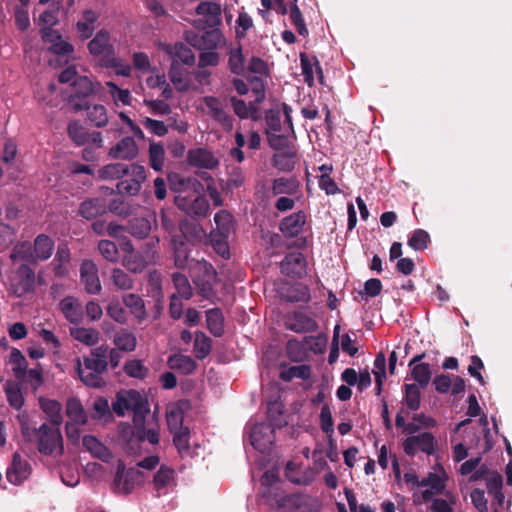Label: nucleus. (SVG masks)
I'll list each match as a JSON object with an SVG mask.
<instances>
[{
    "mask_svg": "<svg viewBox=\"0 0 512 512\" xmlns=\"http://www.w3.org/2000/svg\"><path fill=\"white\" fill-rule=\"evenodd\" d=\"M145 481V475L142 471L130 467L127 468L123 460L117 462L114 479L111 483V491L116 495H129L136 486H140Z\"/></svg>",
    "mask_w": 512,
    "mask_h": 512,
    "instance_id": "nucleus-1",
    "label": "nucleus"
},
{
    "mask_svg": "<svg viewBox=\"0 0 512 512\" xmlns=\"http://www.w3.org/2000/svg\"><path fill=\"white\" fill-rule=\"evenodd\" d=\"M33 433L37 441L38 451L41 454L49 456L56 449H59L60 453L63 452V439L59 427H51L44 423L39 428H33Z\"/></svg>",
    "mask_w": 512,
    "mask_h": 512,
    "instance_id": "nucleus-2",
    "label": "nucleus"
},
{
    "mask_svg": "<svg viewBox=\"0 0 512 512\" xmlns=\"http://www.w3.org/2000/svg\"><path fill=\"white\" fill-rule=\"evenodd\" d=\"M36 287V275L34 270L27 264L20 265L15 275L10 280L9 291L16 297L21 298L26 294L33 293Z\"/></svg>",
    "mask_w": 512,
    "mask_h": 512,
    "instance_id": "nucleus-3",
    "label": "nucleus"
},
{
    "mask_svg": "<svg viewBox=\"0 0 512 512\" xmlns=\"http://www.w3.org/2000/svg\"><path fill=\"white\" fill-rule=\"evenodd\" d=\"M249 439L254 449L264 453L275 441V430L266 422L256 423L250 428Z\"/></svg>",
    "mask_w": 512,
    "mask_h": 512,
    "instance_id": "nucleus-4",
    "label": "nucleus"
},
{
    "mask_svg": "<svg viewBox=\"0 0 512 512\" xmlns=\"http://www.w3.org/2000/svg\"><path fill=\"white\" fill-rule=\"evenodd\" d=\"M435 446V437L430 432L409 436L403 442V450L410 457L415 456L418 450L432 455L435 452Z\"/></svg>",
    "mask_w": 512,
    "mask_h": 512,
    "instance_id": "nucleus-5",
    "label": "nucleus"
},
{
    "mask_svg": "<svg viewBox=\"0 0 512 512\" xmlns=\"http://www.w3.org/2000/svg\"><path fill=\"white\" fill-rule=\"evenodd\" d=\"M32 467L30 463L23 459L20 453L15 452L12 456V462L6 471L8 482L13 485H22L31 475Z\"/></svg>",
    "mask_w": 512,
    "mask_h": 512,
    "instance_id": "nucleus-6",
    "label": "nucleus"
},
{
    "mask_svg": "<svg viewBox=\"0 0 512 512\" xmlns=\"http://www.w3.org/2000/svg\"><path fill=\"white\" fill-rule=\"evenodd\" d=\"M216 231L210 234L211 241H215L217 245L226 248V239L233 230V216L227 210H220L214 216Z\"/></svg>",
    "mask_w": 512,
    "mask_h": 512,
    "instance_id": "nucleus-7",
    "label": "nucleus"
},
{
    "mask_svg": "<svg viewBox=\"0 0 512 512\" xmlns=\"http://www.w3.org/2000/svg\"><path fill=\"white\" fill-rule=\"evenodd\" d=\"M285 327L295 333H310L318 329L317 321L302 311H293L285 317Z\"/></svg>",
    "mask_w": 512,
    "mask_h": 512,
    "instance_id": "nucleus-8",
    "label": "nucleus"
},
{
    "mask_svg": "<svg viewBox=\"0 0 512 512\" xmlns=\"http://www.w3.org/2000/svg\"><path fill=\"white\" fill-rule=\"evenodd\" d=\"M89 52L107 63L114 56V48L110 43V35L105 30L97 32L95 37L88 43Z\"/></svg>",
    "mask_w": 512,
    "mask_h": 512,
    "instance_id": "nucleus-9",
    "label": "nucleus"
},
{
    "mask_svg": "<svg viewBox=\"0 0 512 512\" xmlns=\"http://www.w3.org/2000/svg\"><path fill=\"white\" fill-rule=\"evenodd\" d=\"M128 410L133 412L134 425H142L146 415L150 413V406L146 397L139 391L131 389L126 391Z\"/></svg>",
    "mask_w": 512,
    "mask_h": 512,
    "instance_id": "nucleus-10",
    "label": "nucleus"
},
{
    "mask_svg": "<svg viewBox=\"0 0 512 512\" xmlns=\"http://www.w3.org/2000/svg\"><path fill=\"white\" fill-rule=\"evenodd\" d=\"M281 273L287 277L302 278L306 272V259L301 252L288 253L280 263Z\"/></svg>",
    "mask_w": 512,
    "mask_h": 512,
    "instance_id": "nucleus-11",
    "label": "nucleus"
},
{
    "mask_svg": "<svg viewBox=\"0 0 512 512\" xmlns=\"http://www.w3.org/2000/svg\"><path fill=\"white\" fill-rule=\"evenodd\" d=\"M80 279L88 294L98 295L102 286L98 276V269L91 260H84L80 266Z\"/></svg>",
    "mask_w": 512,
    "mask_h": 512,
    "instance_id": "nucleus-12",
    "label": "nucleus"
},
{
    "mask_svg": "<svg viewBox=\"0 0 512 512\" xmlns=\"http://www.w3.org/2000/svg\"><path fill=\"white\" fill-rule=\"evenodd\" d=\"M307 221L306 213L302 210L284 217L279 223V230L286 238L299 236Z\"/></svg>",
    "mask_w": 512,
    "mask_h": 512,
    "instance_id": "nucleus-13",
    "label": "nucleus"
},
{
    "mask_svg": "<svg viewBox=\"0 0 512 512\" xmlns=\"http://www.w3.org/2000/svg\"><path fill=\"white\" fill-rule=\"evenodd\" d=\"M83 366L86 370H93L104 374L108 370V346L100 345L93 348L89 355L83 357Z\"/></svg>",
    "mask_w": 512,
    "mask_h": 512,
    "instance_id": "nucleus-14",
    "label": "nucleus"
},
{
    "mask_svg": "<svg viewBox=\"0 0 512 512\" xmlns=\"http://www.w3.org/2000/svg\"><path fill=\"white\" fill-rule=\"evenodd\" d=\"M73 110L75 112L86 110L88 120L95 127L102 128L108 124L107 109L101 104L88 105L87 101L84 100L74 103Z\"/></svg>",
    "mask_w": 512,
    "mask_h": 512,
    "instance_id": "nucleus-15",
    "label": "nucleus"
},
{
    "mask_svg": "<svg viewBox=\"0 0 512 512\" xmlns=\"http://www.w3.org/2000/svg\"><path fill=\"white\" fill-rule=\"evenodd\" d=\"M107 212L106 198L93 197L81 202L77 213L86 220H94L99 216L105 215Z\"/></svg>",
    "mask_w": 512,
    "mask_h": 512,
    "instance_id": "nucleus-16",
    "label": "nucleus"
},
{
    "mask_svg": "<svg viewBox=\"0 0 512 512\" xmlns=\"http://www.w3.org/2000/svg\"><path fill=\"white\" fill-rule=\"evenodd\" d=\"M189 165L197 168L213 170L219 166V160L205 148L190 149L187 154Z\"/></svg>",
    "mask_w": 512,
    "mask_h": 512,
    "instance_id": "nucleus-17",
    "label": "nucleus"
},
{
    "mask_svg": "<svg viewBox=\"0 0 512 512\" xmlns=\"http://www.w3.org/2000/svg\"><path fill=\"white\" fill-rule=\"evenodd\" d=\"M164 52L170 56L171 63H178L187 66L195 64V55L193 51L184 43L166 44L163 47Z\"/></svg>",
    "mask_w": 512,
    "mask_h": 512,
    "instance_id": "nucleus-18",
    "label": "nucleus"
},
{
    "mask_svg": "<svg viewBox=\"0 0 512 512\" xmlns=\"http://www.w3.org/2000/svg\"><path fill=\"white\" fill-rule=\"evenodd\" d=\"M139 154V148L133 137L126 136L118 141L109 151L114 159L132 160Z\"/></svg>",
    "mask_w": 512,
    "mask_h": 512,
    "instance_id": "nucleus-19",
    "label": "nucleus"
},
{
    "mask_svg": "<svg viewBox=\"0 0 512 512\" xmlns=\"http://www.w3.org/2000/svg\"><path fill=\"white\" fill-rule=\"evenodd\" d=\"M176 204L188 214L196 217H205L209 211V203L204 196L196 195L191 201L187 198H176Z\"/></svg>",
    "mask_w": 512,
    "mask_h": 512,
    "instance_id": "nucleus-20",
    "label": "nucleus"
},
{
    "mask_svg": "<svg viewBox=\"0 0 512 512\" xmlns=\"http://www.w3.org/2000/svg\"><path fill=\"white\" fill-rule=\"evenodd\" d=\"M59 309L63 313L65 319L72 324H78L83 319L82 305L72 296L64 297L59 302Z\"/></svg>",
    "mask_w": 512,
    "mask_h": 512,
    "instance_id": "nucleus-21",
    "label": "nucleus"
},
{
    "mask_svg": "<svg viewBox=\"0 0 512 512\" xmlns=\"http://www.w3.org/2000/svg\"><path fill=\"white\" fill-rule=\"evenodd\" d=\"M221 6L216 2H201L196 7V14L205 18V24L209 28H215L221 24Z\"/></svg>",
    "mask_w": 512,
    "mask_h": 512,
    "instance_id": "nucleus-22",
    "label": "nucleus"
},
{
    "mask_svg": "<svg viewBox=\"0 0 512 512\" xmlns=\"http://www.w3.org/2000/svg\"><path fill=\"white\" fill-rule=\"evenodd\" d=\"M204 103L209 109V113L214 120L219 122L226 129L232 128L233 117L223 110L221 102L217 97L206 96L204 98Z\"/></svg>",
    "mask_w": 512,
    "mask_h": 512,
    "instance_id": "nucleus-23",
    "label": "nucleus"
},
{
    "mask_svg": "<svg viewBox=\"0 0 512 512\" xmlns=\"http://www.w3.org/2000/svg\"><path fill=\"white\" fill-rule=\"evenodd\" d=\"M93 93V83L87 76H78L71 83L70 103L86 100Z\"/></svg>",
    "mask_w": 512,
    "mask_h": 512,
    "instance_id": "nucleus-24",
    "label": "nucleus"
},
{
    "mask_svg": "<svg viewBox=\"0 0 512 512\" xmlns=\"http://www.w3.org/2000/svg\"><path fill=\"white\" fill-rule=\"evenodd\" d=\"M82 444L84 448L95 458H98L103 462H109L113 458V454L110 449L93 435H85L82 439Z\"/></svg>",
    "mask_w": 512,
    "mask_h": 512,
    "instance_id": "nucleus-25",
    "label": "nucleus"
},
{
    "mask_svg": "<svg viewBox=\"0 0 512 512\" xmlns=\"http://www.w3.org/2000/svg\"><path fill=\"white\" fill-rule=\"evenodd\" d=\"M174 480V469L166 465H161L153 477V485L158 492V496H160L162 493H165L167 488L174 484Z\"/></svg>",
    "mask_w": 512,
    "mask_h": 512,
    "instance_id": "nucleus-26",
    "label": "nucleus"
},
{
    "mask_svg": "<svg viewBox=\"0 0 512 512\" xmlns=\"http://www.w3.org/2000/svg\"><path fill=\"white\" fill-rule=\"evenodd\" d=\"M245 183L244 171L237 166H232L228 170L227 179L221 180L220 187L225 193H231L235 189H239Z\"/></svg>",
    "mask_w": 512,
    "mask_h": 512,
    "instance_id": "nucleus-27",
    "label": "nucleus"
},
{
    "mask_svg": "<svg viewBox=\"0 0 512 512\" xmlns=\"http://www.w3.org/2000/svg\"><path fill=\"white\" fill-rule=\"evenodd\" d=\"M40 407L48 416L52 426L60 427L63 422L62 405L57 400L40 398Z\"/></svg>",
    "mask_w": 512,
    "mask_h": 512,
    "instance_id": "nucleus-28",
    "label": "nucleus"
},
{
    "mask_svg": "<svg viewBox=\"0 0 512 512\" xmlns=\"http://www.w3.org/2000/svg\"><path fill=\"white\" fill-rule=\"evenodd\" d=\"M152 262L144 255L142 251H134L131 254L124 255L122 264L132 273H141Z\"/></svg>",
    "mask_w": 512,
    "mask_h": 512,
    "instance_id": "nucleus-29",
    "label": "nucleus"
},
{
    "mask_svg": "<svg viewBox=\"0 0 512 512\" xmlns=\"http://www.w3.org/2000/svg\"><path fill=\"white\" fill-rule=\"evenodd\" d=\"M36 261L49 259L54 250V241L46 234H39L34 240L33 246Z\"/></svg>",
    "mask_w": 512,
    "mask_h": 512,
    "instance_id": "nucleus-30",
    "label": "nucleus"
},
{
    "mask_svg": "<svg viewBox=\"0 0 512 512\" xmlns=\"http://www.w3.org/2000/svg\"><path fill=\"white\" fill-rule=\"evenodd\" d=\"M106 207H108V212L122 218L133 215L137 209V205L122 197L114 198L109 202L106 200Z\"/></svg>",
    "mask_w": 512,
    "mask_h": 512,
    "instance_id": "nucleus-31",
    "label": "nucleus"
},
{
    "mask_svg": "<svg viewBox=\"0 0 512 512\" xmlns=\"http://www.w3.org/2000/svg\"><path fill=\"white\" fill-rule=\"evenodd\" d=\"M122 301L138 321H143L147 317L144 300L138 294H125Z\"/></svg>",
    "mask_w": 512,
    "mask_h": 512,
    "instance_id": "nucleus-32",
    "label": "nucleus"
},
{
    "mask_svg": "<svg viewBox=\"0 0 512 512\" xmlns=\"http://www.w3.org/2000/svg\"><path fill=\"white\" fill-rule=\"evenodd\" d=\"M168 76L170 81L173 83L177 91L186 92L189 89V83L187 80L188 70L183 68L181 64L171 63Z\"/></svg>",
    "mask_w": 512,
    "mask_h": 512,
    "instance_id": "nucleus-33",
    "label": "nucleus"
},
{
    "mask_svg": "<svg viewBox=\"0 0 512 512\" xmlns=\"http://www.w3.org/2000/svg\"><path fill=\"white\" fill-rule=\"evenodd\" d=\"M207 328L215 337H221L224 334V316L219 308H213L206 311Z\"/></svg>",
    "mask_w": 512,
    "mask_h": 512,
    "instance_id": "nucleus-34",
    "label": "nucleus"
},
{
    "mask_svg": "<svg viewBox=\"0 0 512 512\" xmlns=\"http://www.w3.org/2000/svg\"><path fill=\"white\" fill-rule=\"evenodd\" d=\"M4 391L9 405L15 410H20L24 405V397L19 383L8 380L4 385Z\"/></svg>",
    "mask_w": 512,
    "mask_h": 512,
    "instance_id": "nucleus-35",
    "label": "nucleus"
},
{
    "mask_svg": "<svg viewBox=\"0 0 512 512\" xmlns=\"http://www.w3.org/2000/svg\"><path fill=\"white\" fill-rule=\"evenodd\" d=\"M168 365L171 369L179 370L182 374H191L196 369V362L190 357L182 354H174L168 358Z\"/></svg>",
    "mask_w": 512,
    "mask_h": 512,
    "instance_id": "nucleus-36",
    "label": "nucleus"
},
{
    "mask_svg": "<svg viewBox=\"0 0 512 512\" xmlns=\"http://www.w3.org/2000/svg\"><path fill=\"white\" fill-rule=\"evenodd\" d=\"M70 335L87 346H94L100 338V333L96 329L86 327L71 328Z\"/></svg>",
    "mask_w": 512,
    "mask_h": 512,
    "instance_id": "nucleus-37",
    "label": "nucleus"
},
{
    "mask_svg": "<svg viewBox=\"0 0 512 512\" xmlns=\"http://www.w3.org/2000/svg\"><path fill=\"white\" fill-rule=\"evenodd\" d=\"M127 231L135 238L144 239L151 231V222L144 217H136L128 222Z\"/></svg>",
    "mask_w": 512,
    "mask_h": 512,
    "instance_id": "nucleus-38",
    "label": "nucleus"
},
{
    "mask_svg": "<svg viewBox=\"0 0 512 512\" xmlns=\"http://www.w3.org/2000/svg\"><path fill=\"white\" fill-rule=\"evenodd\" d=\"M66 414L70 418V422H75L76 424H86L88 421L84 407L77 398H70L67 401Z\"/></svg>",
    "mask_w": 512,
    "mask_h": 512,
    "instance_id": "nucleus-39",
    "label": "nucleus"
},
{
    "mask_svg": "<svg viewBox=\"0 0 512 512\" xmlns=\"http://www.w3.org/2000/svg\"><path fill=\"white\" fill-rule=\"evenodd\" d=\"M298 189V183L293 178L279 177L272 182V194L277 195H292L295 194Z\"/></svg>",
    "mask_w": 512,
    "mask_h": 512,
    "instance_id": "nucleus-40",
    "label": "nucleus"
},
{
    "mask_svg": "<svg viewBox=\"0 0 512 512\" xmlns=\"http://www.w3.org/2000/svg\"><path fill=\"white\" fill-rule=\"evenodd\" d=\"M10 258L12 261H25L36 264V257L33 247L29 242H20L13 248Z\"/></svg>",
    "mask_w": 512,
    "mask_h": 512,
    "instance_id": "nucleus-41",
    "label": "nucleus"
},
{
    "mask_svg": "<svg viewBox=\"0 0 512 512\" xmlns=\"http://www.w3.org/2000/svg\"><path fill=\"white\" fill-rule=\"evenodd\" d=\"M10 363L13 365L12 371L14 376L18 380H24L27 373V360L19 349L12 348Z\"/></svg>",
    "mask_w": 512,
    "mask_h": 512,
    "instance_id": "nucleus-42",
    "label": "nucleus"
},
{
    "mask_svg": "<svg viewBox=\"0 0 512 512\" xmlns=\"http://www.w3.org/2000/svg\"><path fill=\"white\" fill-rule=\"evenodd\" d=\"M123 372L130 378L144 380L149 374V369L142 360L132 359L124 363Z\"/></svg>",
    "mask_w": 512,
    "mask_h": 512,
    "instance_id": "nucleus-43",
    "label": "nucleus"
},
{
    "mask_svg": "<svg viewBox=\"0 0 512 512\" xmlns=\"http://www.w3.org/2000/svg\"><path fill=\"white\" fill-rule=\"evenodd\" d=\"M113 343L118 350L123 352H132L136 349V336L127 330H122L114 336Z\"/></svg>",
    "mask_w": 512,
    "mask_h": 512,
    "instance_id": "nucleus-44",
    "label": "nucleus"
},
{
    "mask_svg": "<svg viewBox=\"0 0 512 512\" xmlns=\"http://www.w3.org/2000/svg\"><path fill=\"white\" fill-rule=\"evenodd\" d=\"M98 16L92 10L83 12L82 19L77 23V29L83 39H88L92 36L94 31V23Z\"/></svg>",
    "mask_w": 512,
    "mask_h": 512,
    "instance_id": "nucleus-45",
    "label": "nucleus"
},
{
    "mask_svg": "<svg viewBox=\"0 0 512 512\" xmlns=\"http://www.w3.org/2000/svg\"><path fill=\"white\" fill-rule=\"evenodd\" d=\"M165 162V149L161 143L151 142L149 146V163L152 169L162 171Z\"/></svg>",
    "mask_w": 512,
    "mask_h": 512,
    "instance_id": "nucleus-46",
    "label": "nucleus"
},
{
    "mask_svg": "<svg viewBox=\"0 0 512 512\" xmlns=\"http://www.w3.org/2000/svg\"><path fill=\"white\" fill-rule=\"evenodd\" d=\"M77 372L80 379L86 386L92 388H101L105 385V382L101 376L102 373H98L93 370H86L85 367H82L80 361H78Z\"/></svg>",
    "mask_w": 512,
    "mask_h": 512,
    "instance_id": "nucleus-47",
    "label": "nucleus"
},
{
    "mask_svg": "<svg viewBox=\"0 0 512 512\" xmlns=\"http://www.w3.org/2000/svg\"><path fill=\"white\" fill-rule=\"evenodd\" d=\"M211 344V339L204 332L197 331L194 340V353L196 358L199 360L206 358L211 352Z\"/></svg>",
    "mask_w": 512,
    "mask_h": 512,
    "instance_id": "nucleus-48",
    "label": "nucleus"
},
{
    "mask_svg": "<svg viewBox=\"0 0 512 512\" xmlns=\"http://www.w3.org/2000/svg\"><path fill=\"white\" fill-rule=\"evenodd\" d=\"M295 156L296 153L293 151L275 153L272 157V164L280 171L290 172L295 167V162L293 161Z\"/></svg>",
    "mask_w": 512,
    "mask_h": 512,
    "instance_id": "nucleus-49",
    "label": "nucleus"
},
{
    "mask_svg": "<svg viewBox=\"0 0 512 512\" xmlns=\"http://www.w3.org/2000/svg\"><path fill=\"white\" fill-rule=\"evenodd\" d=\"M136 436L140 441L147 440L150 444L156 445L159 443V427L157 423L152 424L148 428L145 427V422L142 425H134Z\"/></svg>",
    "mask_w": 512,
    "mask_h": 512,
    "instance_id": "nucleus-50",
    "label": "nucleus"
},
{
    "mask_svg": "<svg viewBox=\"0 0 512 512\" xmlns=\"http://www.w3.org/2000/svg\"><path fill=\"white\" fill-rule=\"evenodd\" d=\"M173 443L177 448L179 454L183 457L190 452V431L187 427H180L177 431L173 432Z\"/></svg>",
    "mask_w": 512,
    "mask_h": 512,
    "instance_id": "nucleus-51",
    "label": "nucleus"
},
{
    "mask_svg": "<svg viewBox=\"0 0 512 512\" xmlns=\"http://www.w3.org/2000/svg\"><path fill=\"white\" fill-rule=\"evenodd\" d=\"M228 66L230 71L236 75H244L245 72V58L242 54L240 45L232 48L229 52Z\"/></svg>",
    "mask_w": 512,
    "mask_h": 512,
    "instance_id": "nucleus-52",
    "label": "nucleus"
},
{
    "mask_svg": "<svg viewBox=\"0 0 512 512\" xmlns=\"http://www.w3.org/2000/svg\"><path fill=\"white\" fill-rule=\"evenodd\" d=\"M68 136L78 146L89 143V132L78 121H72L67 128Z\"/></svg>",
    "mask_w": 512,
    "mask_h": 512,
    "instance_id": "nucleus-53",
    "label": "nucleus"
},
{
    "mask_svg": "<svg viewBox=\"0 0 512 512\" xmlns=\"http://www.w3.org/2000/svg\"><path fill=\"white\" fill-rule=\"evenodd\" d=\"M411 376L420 388H426L432 376L430 365L427 363L414 365L411 367Z\"/></svg>",
    "mask_w": 512,
    "mask_h": 512,
    "instance_id": "nucleus-54",
    "label": "nucleus"
},
{
    "mask_svg": "<svg viewBox=\"0 0 512 512\" xmlns=\"http://www.w3.org/2000/svg\"><path fill=\"white\" fill-rule=\"evenodd\" d=\"M267 419L269 424L275 430L276 428H282L287 424V421L283 417V412L281 410L280 404L277 402L269 403L267 408Z\"/></svg>",
    "mask_w": 512,
    "mask_h": 512,
    "instance_id": "nucleus-55",
    "label": "nucleus"
},
{
    "mask_svg": "<svg viewBox=\"0 0 512 512\" xmlns=\"http://www.w3.org/2000/svg\"><path fill=\"white\" fill-rule=\"evenodd\" d=\"M129 172V166L124 163H112L105 165L100 170V176L104 179H119Z\"/></svg>",
    "mask_w": 512,
    "mask_h": 512,
    "instance_id": "nucleus-56",
    "label": "nucleus"
},
{
    "mask_svg": "<svg viewBox=\"0 0 512 512\" xmlns=\"http://www.w3.org/2000/svg\"><path fill=\"white\" fill-rule=\"evenodd\" d=\"M111 279L113 284L120 290H131L134 287L133 278L120 268L112 270Z\"/></svg>",
    "mask_w": 512,
    "mask_h": 512,
    "instance_id": "nucleus-57",
    "label": "nucleus"
},
{
    "mask_svg": "<svg viewBox=\"0 0 512 512\" xmlns=\"http://www.w3.org/2000/svg\"><path fill=\"white\" fill-rule=\"evenodd\" d=\"M174 286L177 290L178 296L186 300L190 299L193 295L191 285L187 277L179 272H175L172 275Z\"/></svg>",
    "mask_w": 512,
    "mask_h": 512,
    "instance_id": "nucleus-58",
    "label": "nucleus"
},
{
    "mask_svg": "<svg viewBox=\"0 0 512 512\" xmlns=\"http://www.w3.org/2000/svg\"><path fill=\"white\" fill-rule=\"evenodd\" d=\"M430 243V235L424 229H416L412 232L408 245L415 251L424 250Z\"/></svg>",
    "mask_w": 512,
    "mask_h": 512,
    "instance_id": "nucleus-59",
    "label": "nucleus"
},
{
    "mask_svg": "<svg viewBox=\"0 0 512 512\" xmlns=\"http://www.w3.org/2000/svg\"><path fill=\"white\" fill-rule=\"evenodd\" d=\"M265 133L280 132L282 129L281 124V111L278 108H271L265 111Z\"/></svg>",
    "mask_w": 512,
    "mask_h": 512,
    "instance_id": "nucleus-60",
    "label": "nucleus"
},
{
    "mask_svg": "<svg viewBox=\"0 0 512 512\" xmlns=\"http://www.w3.org/2000/svg\"><path fill=\"white\" fill-rule=\"evenodd\" d=\"M289 17L298 34L303 37L308 36L309 32L306 27L303 15L296 3H291Z\"/></svg>",
    "mask_w": 512,
    "mask_h": 512,
    "instance_id": "nucleus-61",
    "label": "nucleus"
},
{
    "mask_svg": "<svg viewBox=\"0 0 512 512\" xmlns=\"http://www.w3.org/2000/svg\"><path fill=\"white\" fill-rule=\"evenodd\" d=\"M98 250L103 258L109 262L116 263L119 260V249L113 241H99Z\"/></svg>",
    "mask_w": 512,
    "mask_h": 512,
    "instance_id": "nucleus-62",
    "label": "nucleus"
},
{
    "mask_svg": "<svg viewBox=\"0 0 512 512\" xmlns=\"http://www.w3.org/2000/svg\"><path fill=\"white\" fill-rule=\"evenodd\" d=\"M311 375V368L308 365L291 366L289 369L281 372V379L290 381L294 378L308 379Z\"/></svg>",
    "mask_w": 512,
    "mask_h": 512,
    "instance_id": "nucleus-63",
    "label": "nucleus"
},
{
    "mask_svg": "<svg viewBox=\"0 0 512 512\" xmlns=\"http://www.w3.org/2000/svg\"><path fill=\"white\" fill-rule=\"evenodd\" d=\"M421 393L416 384L405 385V403L407 407L412 410H418L420 407Z\"/></svg>",
    "mask_w": 512,
    "mask_h": 512,
    "instance_id": "nucleus-64",
    "label": "nucleus"
}]
</instances>
